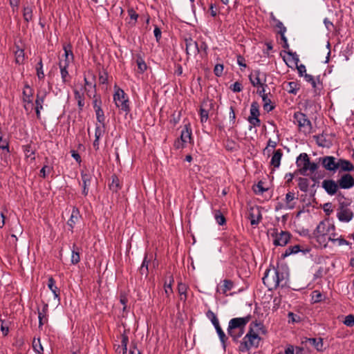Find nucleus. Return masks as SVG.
Returning <instances> with one entry per match:
<instances>
[{
  "mask_svg": "<svg viewBox=\"0 0 354 354\" xmlns=\"http://www.w3.org/2000/svg\"><path fill=\"white\" fill-rule=\"evenodd\" d=\"M319 162L325 170L333 174L337 171L341 174L342 172H350L354 170V165L350 160L337 158L332 156L319 158Z\"/></svg>",
  "mask_w": 354,
  "mask_h": 354,
  "instance_id": "obj_1",
  "label": "nucleus"
},
{
  "mask_svg": "<svg viewBox=\"0 0 354 354\" xmlns=\"http://www.w3.org/2000/svg\"><path fill=\"white\" fill-rule=\"evenodd\" d=\"M262 329L263 325L261 322L257 321L251 322L247 334L240 342L239 351L243 353L252 348H257L261 341L259 333Z\"/></svg>",
  "mask_w": 354,
  "mask_h": 354,
  "instance_id": "obj_2",
  "label": "nucleus"
},
{
  "mask_svg": "<svg viewBox=\"0 0 354 354\" xmlns=\"http://www.w3.org/2000/svg\"><path fill=\"white\" fill-rule=\"evenodd\" d=\"M262 280L268 288L272 290L279 286L283 287L286 286L287 274L279 268H273L266 271Z\"/></svg>",
  "mask_w": 354,
  "mask_h": 354,
  "instance_id": "obj_3",
  "label": "nucleus"
},
{
  "mask_svg": "<svg viewBox=\"0 0 354 354\" xmlns=\"http://www.w3.org/2000/svg\"><path fill=\"white\" fill-rule=\"evenodd\" d=\"M338 207L337 208V217L340 222L348 223L353 216L354 214L351 208V201L346 198L343 195L337 196Z\"/></svg>",
  "mask_w": 354,
  "mask_h": 354,
  "instance_id": "obj_4",
  "label": "nucleus"
},
{
  "mask_svg": "<svg viewBox=\"0 0 354 354\" xmlns=\"http://www.w3.org/2000/svg\"><path fill=\"white\" fill-rule=\"evenodd\" d=\"M293 122L297 125L299 131L305 135L313 132V125L306 114L297 111L293 115Z\"/></svg>",
  "mask_w": 354,
  "mask_h": 354,
  "instance_id": "obj_5",
  "label": "nucleus"
},
{
  "mask_svg": "<svg viewBox=\"0 0 354 354\" xmlns=\"http://www.w3.org/2000/svg\"><path fill=\"white\" fill-rule=\"evenodd\" d=\"M113 101L115 106L121 111L125 113L129 112L130 107L129 97L122 89L118 88L115 90L113 95Z\"/></svg>",
  "mask_w": 354,
  "mask_h": 354,
  "instance_id": "obj_6",
  "label": "nucleus"
},
{
  "mask_svg": "<svg viewBox=\"0 0 354 354\" xmlns=\"http://www.w3.org/2000/svg\"><path fill=\"white\" fill-rule=\"evenodd\" d=\"M271 236L274 238L273 244L276 246H285L289 242L291 234L287 231L278 232L277 229H274Z\"/></svg>",
  "mask_w": 354,
  "mask_h": 354,
  "instance_id": "obj_7",
  "label": "nucleus"
},
{
  "mask_svg": "<svg viewBox=\"0 0 354 354\" xmlns=\"http://www.w3.org/2000/svg\"><path fill=\"white\" fill-rule=\"evenodd\" d=\"M337 179L339 189H350L354 187V176L348 172H342Z\"/></svg>",
  "mask_w": 354,
  "mask_h": 354,
  "instance_id": "obj_8",
  "label": "nucleus"
},
{
  "mask_svg": "<svg viewBox=\"0 0 354 354\" xmlns=\"http://www.w3.org/2000/svg\"><path fill=\"white\" fill-rule=\"evenodd\" d=\"M251 317V315H249L243 317H235L231 319L228 324L229 330L239 328L245 330V326L250 321Z\"/></svg>",
  "mask_w": 354,
  "mask_h": 354,
  "instance_id": "obj_9",
  "label": "nucleus"
},
{
  "mask_svg": "<svg viewBox=\"0 0 354 354\" xmlns=\"http://www.w3.org/2000/svg\"><path fill=\"white\" fill-rule=\"evenodd\" d=\"M323 189L330 196L336 194L339 189L337 180L332 179L324 180L322 183Z\"/></svg>",
  "mask_w": 354,
  "mask_h": 354,
  "instance_id": "obj_10",
  "label": "nucleus"
},
{
  "mask_svg": "<svg viewBox=\"0 0 354 354\" xmlns=\"http://www.w3.org/2000/svg\"><path fill=\"white\" fill-rule=\"evenodd\" d=\"M304 80L310 84L315 93L319 92L323 88L322 80H321L320 75L315 77L306 73L304 75Z\"/></svg>",
  "mask_w": 354,
  "mask_h": 354,
  "instance_id": "obj_11",
  "label": "nucleus"
},
{
  "mask_svg": "<svg viewBox=\"0 0 354 354\" xmlns=\"http://www.w3.org/2000/svg\"><path fill=\"white\" fill-rule=\"evenodd\" d=\"M335 230V227L328 222L321 221L313 232V236L328 235V232Z\"/></svg>",
  "mask_w": 354,
  "mask_h": 354,
  "instance_id": "obj_12",
  "label": "nucleus"
},
{
  "mask_svg": "<svg viewBox=\"0 0 354 354\" xmlns=\"http://www.w3.org/2000/svg\"><path fill=\"white\" fill-rule=\"evenodd\" d=\"M186 53L187 55H196L200 50L198 44L192 38L185 39Z\"/></svg>",
  "mask_w": 354,
  "mask_h": 354,
  "instance_id": "obj_13",
  "label": "nucleus"
},
{
  "mask_svg": "<svg viewBox=\"0 0 354 354\" xmlns=\"http://www.w3.org/2000/svg\"><path fill=\"white\" fill-rule=\"evenodd\" d=\"M64 51V59H61L59 62H62L64 65L68 66L73 61L74 55L72 51V46L71 44H64L63 46Z\"/></svg>",
  "mask_w": 354,
  "mask_h": 354,
  "instance_id": "obj_14",
  "label": "nucleus"
},
{
  "mask_svg": "<svg viewBox=\"0 0 354 354\" xmlns=\"http://www.w3.org/2000/svg\"><path fill=\"white\" fill-rule=\"evenodd\" d=\"M302 343L315 348L318 351H322L323 348L322 338H306L305 341H303Z\"/></svg>",
  "mask_w": 354,
  "mask_h": 354,
  "instance_id": "obj_15",
  "label": "nucleus"
},
{
  "mask_svg": "<svg viewBox=\"0 0 354 354\" xmlns=\"http://www.w3.org/2000/svg\"><path fill=\"white\" fill-rule=\"evenodd\" d=\"M212 106V103L211 102H203L200 109V117L201 123L206 122L209 118V109L207 106Z\"/></svg>",
  "mask_w": 354,
  "mask_h": 354,
  "instance_id": "obj_16",
  "label": "nucleus"
},
{
  "mask_svg": "<svg viewBox=\"0 0 354 354\" xmlns=\"http://www.w3.org/2000/svg\"><path fill=\"white\" fill-rule=\"evenodd\" d=\"M81 178L83 184L82 194L84 196H87L92 178L91 175L88 173L82 172Z\"/></svg>",
  "mask_w": 354,
  "mask_h": 354,
  "instance_id": "obj_17",
  "label": "nucleus"
},
{
  "mask_svg": "<svg viewBox=\"0 0 354 354\" xmlns=\"http://www.w3.org/2000/svg\"><path fill=\"white\" fill-rule=\"evenodd\" d=\"M301 252L304 254H306L310 252L309 249L301 250L299 245L288 247L285 252L282 254L283 258H286L291 254H297Z\"/></svg>",
  "mask_w": 354,
  "mask_h": 354,
  "instance_id": "obj_18",
  "label": "nucleus"
},
{
  "mask_svg": "<svg viewBox=\"0 0 354 354\" xmlns=\"http://www.w3.org/2000/svg\"><path fill=\"white\" fill-rule=\"evenodd\" d=\"M250 220L252 225H258L262 219V215L258 208H251L250 211Z\"/></svg>",
  "mask_w": 354,
  "mask_h": 354,
  "instance_id": "obj_19",
  "label": "nucleus"
},
{
  "mask_svg": "<svg viewBox=\"0 0 354 354\" xmlns=\"http://www.w3.org/2000/svg\"><path fill=\"white\" fill-rule=\"evenodd\" d=\"M296 199L295 193L292 192H289L286 194L285 198V207L286 209H292L295 207L296 202L295 201Z\"/></svg>",
  "mask_w": 354,
  "mask_h": 354,
  "instance_id": "obj_20",
  "label": "nucleus"
},
{
  "mask_svg": "<svg viewBox=\"0 0 354 354\" xmlns=\"http://www.w3.org/2000/svg\"><path fill=\"white\" fill-rule=\"evenodd\" d=\"M283 156L281 149H277L274 151L270 160V165L274 168H279L281 164V160Z\"/></svg>",
  "mask_w": 354,
  "mask_h": 354,
  "instance_id": "obj_21",
  "label": "nucleus"
},
{
  "mask_svg": "<svg viewBox=\"0 0 354 354\" xmlns=\"http://www.w3.org/2000/svg\"><path fill=\"white\" fill-rule=\"evenodd\" d=\"M314 138L319 147L329 148L332 145V142L327 139L324 134L315 136Z\"/></svg>",
  "mask_w": 354,
  "mask_h": 354,
  "instance_id": "obj_22",
  "label": "nucleus"
},
{
  "mask_svg": "<svg viewBox=\"0 0 354 354\" xmlns=\"http://www.w3.org/2000/svg\"><path fill=\"white\" fill-rule=\"evenodd\" d=\"M260 75L261 73L259 71H254L249 75L250 81L253 86L259 87L263 84L261 81Z\"/></svg>",
  "mask_w": 354,
  "mask_h": 354,
  "instance_id": "obj_23",
  "label": "nucleus"
},
{
  "mask_svg": "<svg viewBox=\"0 0 354 354\" xmlns=\"http://www.w3.org/2000/svg\"><path fill=\"white\" fill-rule=\"evenodd\" d=\"M309 160L310 158L305 153H301L298 156V158H297L296 163L297 167L300 168V172L302 171L304 168L306 167V165L308 164Z\"/></svg>",
  "mask_w": 354,
  "mask_h": 354,
  "instance_id": "obj_24",
  "label": "nucleus"
},
{
  "mask_svg": "<svg viewBox=\"0 0 354 354\" xmlns=\"http://www.w3.org/2000/svg\"><path fill=\"white\" fill-rule=\"evenodd\" d=\"M184 143L187 145V143L190 142L192 140V130L188 127L187 125H185L184 129L181 131L180 137L179 138Z\"/></svg>",
  "mask_w": 354,
  "mask_h": 354,
  "instance_id": "obj_25",
  "label": "nucleus"
},
{
  "mask_svg": "<svg viewBox=\"0 0 354 354\" xmlns=\"http://www.w3.org/2000/svg\"><path fill=\"white\" fill-rule=\"evenodd\" d=\"M48 287L52 291L55 299L59 300L60 291L59 288L55 286V281L53 277H49L48 280Z\"/></svg>",
  "mask_w": 354,
  "mask_h": 354,
  "instance_id": "obj_26",
  "label": "nucleus"
},
{
  "mask_svg": "<svg viewBox=\"0 0 354 354\" xmlns=\"http://www.w3.org/2000/svg\"><path fill=\"white\" fill-rule=\"evenodd\" d=\"M227 334L232 338L234 342H238L239 339L244 334L245 330L242 328L233 329L229 330V326L227 327Z\"/></svg>",
  "mask_w": 354,
  "mask_h": 354,
  "instance_id": "obj_27",
  "label": "nucleus"
},
{
  "mask_svg": "<svg viewBox=\"0 0 354 354\" xmlns=\"http://www.w3.org/2000/svg\"><path fill=\"white\" fill-rule=\"evenodd\" d=\"M80 213L77 209L73 208L70 218L68 221V225L70 226L71 230L73 229L75 223L79 219Z\"/></svg>",
  "mask_w": 354,
  "mask_h": 354,
  "instance_id": "obj_28",
  "label": "nucleus"
},
{
  "mask_svg": "<svg viewBox=\"0 0 354 354\" xmlns=\"http://www.w3.org/2000/svg\"><path fill=\"white\" fill-rule=\"evenodd\" d=\"M45 95L40 96L39 94L37 95L35 100V111L38 118H40V111L43 109V104L44 102Z\"/></svg>",
  "mask_w": 354,
  "mask_h": 354,
  "instance_id": "obj_29",
  "label": "nucleus"
},
{
  "mask_svg": "<svg viewBox=\"0 0 354 354\" xmlns=\"http://www.w3.org/2000/svg\"><path fill=\"white\" fill-rule=\"evenodd\" d=\"M188 289V286L183 283H178V291L180 297V300L185 301L187 299V291Z\"/></svg>",
  "mask_w": 354,
  "mask_h": 354,
  "instance_id": "obj_30",
  "label": "nucleus"
},
{
  "mask_svg": "<svg viewBox=\"0 0 354 354\" xmlns=\"http://www.w3.org/2000/svg\"><path fill=\"white\" fill-rule=\"evenodd\" d=\"M215 329H216V331L218 335V337H219V339L222 344V346L224 350H225V348H226V342L227 340V337L226 336L225 333H224V331L222 330L221 327L220 326V325L217 326L216 327H215Z\"/></svg>",
  "mask_w": 354,
  "mask_h": 354,
  "instance_id": "obj_31",
  "label": "nucleus"
},
{
  "mask_svg": "<svg viewBox=\"0 0 354 354\" xmlns=\"http://www.w3.org/2000/svg\"><path fill=\"white\" fill-rule=\"evenodd\" d=\"M59 66L60 68V73L62 82L64 83L68 82V66L64 65V63L62 62H59Z\"/></svg>",
  "mask_w": 354,
  "mask_h": 354,
  "instance_id": "obj_32",
  "label": "nucleus"
},
{
  "mask_svg": "<svg viewBox=\"0 0 354 354\" xmlns=\"http://www.w3.org/2000/svg\"><path fill=\"white\" fill-rule=\"evenodd\" d=\"M32 348L37 354H44V348L41 344L40 338H34Z\"/></svg>",
  "mask_w": 354,
  "mask_h": 354,
  "instance_id": "obj_33",
  "label": "nucleus"
},
{
  "mask_svg": "<svg viewBox=\"0 0 354 354\" xmlns=\"http://www.w3.org/2000/svg\"><path fill=\"white\" fill-rule=\"evenodd\" d=\"M23 96H24V101L27 102H32V88L28 85L26 84L23 91Z\"/></svg>",
  "mask_w": 354,
  "mask_h": 354,
  "instance_id": "obj_34",
  "label": "nucleus"
},
{
  "mask_svg": "<svg viewBox=\"0 0 354 354\" xmlns=\"http://www.w3.org/2000/svg\"><path fill=\"white\" fill-rule=\"evenodd\" d=\"M80 261V249L75 245H73L71 254V263L73 264H77Z\"/></svg>",
  "mask_w": 354,
  "mask_h": 354,
  "instance_id": "obj_35",
  "label": "nucleus"
},
{
  "mask_svg": "<svg viewBox=\"0 0 354 354\" xmlns=\"http://www.w3.org/2000/svg\"><path fill=\"white\" fill-rule=\"evenodd\" d=\"M272 19L274 22V26L275 28H278V33H286V28L284 26L283 23L277 19L274 16L272 15L271 16Z\"/></svg>",
  "mask_w": 354,
  "mask_h": 354,
  "instance_id": "obj_36",
  "label": "nucleus"
},
{
  "mask_svg": "<svg viewBox=\"0 0 354 354\" xmlns=\"http://www.w3.org/2000/svg\"><path fill=\"white\" fill-rule=\"evenodd\" d=\"M298 187L301 192H307L309 187V180L305 178H299Z\"/></svg>",
  "mask_w": 354,
  "mask_h": 354,
  "instance_id": "obj_37",
  "label": "nucleus"
},
{
  "mask_svg": "<svg viewBox=\"0 0 354 354\" xmlns=\"http://www.w3.org/2000/svg\"><path fill=\"white\" fill-rule=\"evenodd\" d=\"M206 317H207V319H209L212 324H213V326L215 327H216L217 326L220 325L219 324V321L216 315V314L212 311L211 310H208L206 313Z\"/></svg>",
  "mask_w": 354,
  "mask_h": 354,
  "instance_id": "obj_38",
  "label": "nucleus"
},
{
  "mask_svg": "<svg viewBox=\"0 0 354 354\" xmlns=\"http://www.w3.org/2000/svg\"><path fill=\"white\" fill-rule=\"evenodd\" d=\"M214 216L216 223L219 225H223L224 224H225L226 219L220 210H214Z\"/></svg>",
  "mask_w": 354,
  "mask_h": 354,
  "instance_id": "obj_39",
  "label": "nucleus"
},
{
  "mask_svg": "<svg viewBox=\"0 0 354 354\" xmlns=\"http://www.w3.org/2000/svg\"><path fill=\"white\" fill-rule=\"evenodd\" d=\"M259 105L257 102H253L250 106L249 117H259Z\"/></svg>",
  "mask_w": 354,
  "mask_h": 354,
  "instance_id": "obj_40",
  "label": "nucleus"
},
{
  "mask_svg": "<svg viewBox=\"0 0 354 354\" xmlns=\"http://www.w3.org/2000/svg\"><path fill=\"white\" fill-rule=\"evenodd\" d=\"M234 286V283L231 280L225 279L223 281V285L221 286L222 293L224 295L227 294V292L231 290Z\"/></svg>",
  "mask_w": 354,
  "mask_h": 354,
  "instance_id": "obj_41",
  "label": "nucleus"
},
{
  "mask_svg": "<svg viewBox=\"0 0 354 354\" xmlns=\"http://www.w3.org/2000/svg\"><path fill=\"white\" fill-rule=\"evenodd\" d=\"M24 19L26 21L28 22L32 19V7L25 6L23 10Z\"/></svg>",
  "mask_w": 354,
  "mask_h": 354,
  "instance_id": "obj_42",
  "label": "nucleus"
},
{
  "mask_svg": "<svg viewBox=\"0 0 354 354\" xmlns=\"http://www.w3.org/2000/svg\"><path fill=\"white\" fill-rule=\"evenodd\" d=\"M318 169V165L315 162H312L310 160L308 161V164L306 165V167L304 168L301 171V174L303 175L306 174L307 171H310L311 173L315 172Z\"/></svg>",
  "mask_w": 354,
  "mask_h": 354,
  "instance_id": "obj_43",
  "label": "nucleus"
},
{
  "mask_svg": "<svg viewBox=\"0 0 354 354\" xmlns=\"http://www.w3.org/2000/svg\"><path fill=\"white\" fill-rule=\"evenodd\" d=\"M262 100L263 102V109L266 111L270 112L274 109V106L271 104V100L268 98V95L262 96Z\"/></svg>",
  "mask_w": 354,
  "mask_h": 354,
  "instance_id": "obj_44",
  "label": "nucleus"
},
{
  "mask_svg": "<svg viewBox=\"0 0 354 354\" xmlns=\"http://www.w3.org/2000/svg\"><path fill=\"white\" fill-rule=\"evenodd\" d=\"M299 89V84L295 82H290L288 83L287 91L288 93L296 95Z\"/></svg>",
  "mask_w": 354,
  "mask_h": 354,
  "instance_id": "obj_45",
  "label": "nucleus"
},
{
  "mask_svg": "<svg viewBox=\"0 0 354 354\" xmlns=\"http://www.w3.org/2000/svg\"><path fill=\"white\" fill-rule=\"evenodd\" d=\"M136 63L138 65V72L140 73H143L147 70V66L146 63L140 56L138 57L136 59Z\"/></svg>",
  "mask_w": 354,
  "mask_h": 354,
  "instance_id": "obj_46",
  "label": "nucleus"
},
{
  "mask_svg": "<svg viewBox=\"0 0 354 354\" xmlns=\"http://www.w3.org/2000/svg\"><path fill=\"white\" fill-rule=\"evenodd\" d=\"M95 113H96V118H97V122L99 123H100L102 125H103V127H104L105 125L104 124L105 117H104V111L101 109V107H97V109H96Z\"/></svg>",
  "mask_w": 354,
  "mask_h": 354,
  "instance_id": "obj_47",
  "label": "nucleus"
},
{
  "mask_svg": "<svg viewBox=\"0 0 354 354\" xmlns=\"http://www.w3.org/2000/svg\"><path fill=\"white\" fill-rule=\"evenodd\" d=\"M320 246L326 247L328 243V235L314 236Z\"/></svg>",
  "mask_w": 354,
  "mask_h": 354,
  "instance_id": "obj_48",
  "label": "nucleus"
},
{
  "mask_svg": "<svg viewBox=\"0 0 354 354\" xmlns=\"http://www.w3.org/2000/svg\"><path fill=\"white\" fill-rule=\"evenodd\" d=\"M248 121L250 124L249 129L251 130L252 127H258L261 126V120L259 117H248Z\"/></svg>",
  "mask_w": 354,
  "mask_h": 354,
  "instance_id": "obj_49",
  "label": "nucleus"
},
{
  "mask_svg": "<svg viewBox=\"0 0 354 354\" xmlns=\"http://www.w3.org/2000/svg\"><path fill=\"white\" fill-rule=\"evenodd\" d=\"M75 98L77 100L78 106L80 109H82L84 106V100L83 97V94L81 93L79 91H74Z\"/></svg>",
  "mask_w": 354,
  "mask_h": 354,
  "instance_id": "obj_50",
  "label": "nucleus"
},
{
  "mask_svg": "<svg viewBox=\"0 0 354 354\" xmlns=\"http://www.w3.org/2000/svg\"><path fill=\"white\" fill-rule=\"evenodd\" d=\"M333 245H337V246H342V245H350L351 246V243L346 241L342 236H339V237H337L336 239H333Z\"/></svg>",
  "mask_w": 354,
  "mask_h": 354,
  "instance_id": "obj_51",
  "label": "nucleus"
},
{
  "mask_svg": "<svg viewBox=\"0 0 354 354\" xmlns=\"http://www.w3.org/2000/svg\"><path fill=\"white\" fill-rule=\"evenodd\" d=\"M25 155L27 158H30L31 160H35V151L32 150L30 145H27L23 147Z\"/></svg>",
  "mask_w": 354,
  "mask_h": 354,
  "instance_id": "obj_52",
  "label": "nucleus"
},
{
  "mask_svg": "<svg viewBox=\"0 0 354 354\" xmlns=\"http://www.w3.org/2000/svg\"><path fill=\"white\" fill-rule=\"evenodd\" d=\"M25 58L24 51L22 49H18L15 52V61L17 64L23 63Z\"/></svg>",
  "mask_w": 354,
  "mask_h": 354,
  "instance_id": "obj_53",
  "label": "nucleus"
},
{
  "mask_svg": "<svg viewBox=\"0 0 354 354\" xmlns=\"http://www.w3.org/2000/svg\"><path fill=\"white\" fill-rule=\"evenodd\" d=\"M37 70V75L39 80H42L44 78V73L43 71V64L41 59H39V62L37 64L36 67Z\"/></svg>",
  "mask_w": 354,
  "mask_h": 354,
  "instance_id": "obj_54",
  "label": "nucleus"
},
{
  "mask_svg": "<svg viewBox=\"0 0 354 354\" xmlns=\"http://www.w3.org/2000/svg\"><path fill=\"white\" fill-rule=\"evenodd\" d=\"M344 325L348 327H352L354 326V315H348L345 317L344 320L343 321Z\"/></svg>",
  "mask_w": 354,
  "mask_h": 354,
  "instance_id": "obj_55",
  "label": "nucleus"
},
{
  "mask_svg": "<svg viewBox=\"0 0 354 354\" xmlns=\"http://www.w3.org/2000/svg\"><path fill=\"white\" fill-rule=\"evenodd\" d=\"M174 282V279L171 277V279L169 280V283H167V282L165 283V292L167 297H169L170 294L173 292L171 284Z\"/></svg>",
  "mask_w": 354,
  "mask_h": 354,
  "instance_id": "obj_56",
  "label": "nucleus"
},
{
  "mask_svg": "<svg viewBox=\"0 0 354 354\" xmlns=\"http://www.w3.org/2000/svg\"><path fill=\"white\" fill-rule=\"evenodd\" d=\"M0 149L6 150L7 153H10L9 142L7 140H3L2 135H0Z\"/></svg>",
  "mask_w": 354,
  "mask_h": 354,
  "instance_id": "obj_57",
  "label": "nucleus"
},
{
  "mask_svg": "<svg viewBox=\"0 0 354 354\" xmlns=\"http://www.w3.org/2000/svg\"><path fill=\"white\" fill-rule=\"evenodd\" d=\"M120 188L119 180L116 176H113L112 182L110 184V189L114 192H117Z\"/></svg>",
  "mask_w": 354,
  "mask_h": 354,
  "instance_id": "obj_58",
  "label": "nucleus"
},
{
  "mask_svg": "<svg viewBox=\"0 0 354 354\" xmlns=\"http://www.w3.org/2000/svg\"><path fill=\"white\" fill-rule=\"evenodd\" d=\"M288 317L289 318V321H288L289 322L298 323L301 321L300 316H299L292 312L288 313Z\"/></svg>",
  "mask_w": 354,
  "mask_h": 354,
  "instance_id": "obj_59",
  "label": "nucleus"
},
{
  "mask_svg": "<svg viewBox=\"0 0 354 354\" xmlns=\"http://www.w3.org/2000/svg\"><path fill=\"white\" fill-rule=\"evenodd\" d=\"M104 132V126L102 125V127L96 125L95 130V137L97 138V140H100V138L102 136Z\"/></svg>",
  "mask_w": 354,
  "mask_h": 354,
  "instance_id": "obj_60",
  "label": "nucleus"
},
{
  "mask_svg": "<svg viewBox=\"0 0 354 354\" xmlns=\"http://www.w3.org/2000/svg\"><path fill=\"white\" fill-rule=\"evenodd\" d=\"M52 170V167L50 166L44 165L40 170V176L45 178L50 171Z\"/></svg>",
  "mask_w": 354,
  "mask_h": 354,
  "instance_id": "obj_61",
  "label": "nucleus"
},
{
  "mask_svg": "<svg viewBox=\"0 0 354 354\" xmlns=\"http://www.w3.org/2000/svg\"><path fill=\"white\" fill-rule=\"evenodd\" d=\"M209 12L212 17H215L218 13V8L215 3H211L209 4Z\"/></svg>",
  "mask_w": 354,
  "mask_h": 354,
  "instance_id": "obj_62",
  "label": "nucleus"
},
{
  "mask_svg": "<svg viewBox=\"0 0 354 354\" xmlns=\"http://www.w3.org/2000/svg\"><path fill=\"white\" fill-rule=\"evenodd\" d=\"M267 189L263 187V183L261 182H259L256 187L254 188V192L257 194H263Z\"/></svg>",
  "mask_w": 354,
  "mask_h": 354,
  "instance_id": "obj_63",
  "label": "nucleus"
},
{
  "mask_svg": "<svg viewBox=\"0 0 354 354\" xmlns=\"http://www.w3.org/2000/svg\"><path fill=\"white\" fill-rule=\"evenodd\" d=\"M223 64H218L215 66L214 72L216 76H218V77L221 76V75L223 74Z\"/></svg>",
  "mask_w": 354,
  "mask_h": 354,
  "instance_id": "obj_64",
  "label": "nucleus"
}]
</instances>
